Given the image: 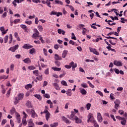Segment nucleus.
Returning a JSON list of instances; mask_svg holds the SVG:
<instances>
[{
  "instance_id": "obj_41",
  "label": "nucleus",
  "mask_w": 127,
  "mask_h": 127,
  "mask_svg": "<svg viewBox=\"0 0 127 127\" xmlns=\"http://www.w3.org/2000/svg\"><path fill=\"white\" fill-rule=\"evenodd\" d=\"M10 92H11V88H9L7 92L6 95L7 98L9 97V95H10Z\"/></svg>"
},
{
  "instance_id": "obj_32",
  "label": "nucleus",
  "mask_w": 127,
  "mask_h": 127,
  "mask_svg": "<svg viewBox=\"0 0 127 127\" xmlns=\"http://www.w3.org/2000/svg\"><path fill=\"white\" fill-rule=\"evenodd\" d=\"M50 113H48L47 114H46V121H48L49 119H50Z\"/></svg>"
},
{
  "instance_id": "obj_44",
  "label": "nucleus",
  "mask_w": 127,
  "mask_h": 127,
  "mask_svg": "<svg viewBox=\"0 0 127 127\" xmlns=\"http://www.w3.org/2000/svg\"><path fill=\"white\" fill-rule=\"evenodd\" d=\"M30 54H33V53H35V49L32 48L30 50L29 52Z\"/></svg>"
},
{
  "instance_id": "obj_63",
  "label": "nucleus",
  "mask_w": 127,
  "mask_h": 127,
  "mask_svg": "<svg viewBox=\"0 0 127 127\" xmlns=\"http://www.w3.org/2000/svg\"><path fill=\"white\" fill-rule=\"evenodd\" d=\"M115 95L113 94V93H111L110 94V98L111 100H115V99H116V98L114 97Z\"/></svg>"
},
{
  "instance_id": "obj_4",
  "label": "nucleus",
  "mask_w": 127,
  "mask_h": 127,
  "mask_svg": "<svg viewBox=\"0 0 127 127\" xmlns=\"http://www.w3.org/2000/svg\"><path fill=\"white\" fill-rule=\"evenodd\" d=\"M114 104H115V109L116 110H118V107L120 106V104H121V101L119 99H116L114 101Z\"/></svg>"
},
{
  "instance_id": "obj_27",
  "label": "nucleus",
  "mask_w": 127,
  "mask_h": 127,
  "mask_svg": "<svg viewBox=\"0 0 127 127\" xmlns=\"http://www.w3.org/2000/svg\"><path fill=\"white\" fill-rule=\"evenodd\" d=\"M69 119L70 120H75V113L74 112H71V114L70 115Z\"/></svg>"
},
{
  "instance_id": "obj_33",
  "label": "nucleus",
  "mask_w": 127,
  "mask_h": 127,
  "mask_svg": "<svg viewBox=\"0 0 127 127\" xmlns=\"http://www.w3.org/2000/svg\"><path fill=\"white\" fill-rule=\"evenodd\" d=\"M55 2L58 4H61V5H63V2H62V1H60L59 0H55Z\"/></svg>"
},
{
  "instance_id": "obj_25",
  "label": "nucleus",
  "mask_w": 127,
  "mask_h": 127,
  "mask_svg": "<svg viewBox=\"0 0 127 127\" xmlns=\"http://www.w3.org/2000/svg\"><path fill=\"white\" fill-rule=\"evenodd\" d=\"M53 86L55 87L56 90H60V87H59V85L57 84V83H54Z\"/></svg>"
},
{
  "instance_id": "obj_29",
  "label": "nucleus",
  "mask_w": 127,
  "mask_h": 127,
  "mask_svg": "<svg viewBox=\"0 0 127 127\" xmlns=\"http://www.w3.org/2000/svg\"><path fill=\"white\" fill-rule=\"evenodd\" d=\"M74 120L75 121V123H76L77 124L81 123V120H80L77 116H75Z\"/></svg>"
},
{
  "instance_id": "obj_47",
  "label": "nucleus",
  "mask_w": 127,
  "mask_h": 127,
  "mask_svg": "<svg viewBox=\"0 0 127 127\" xmlns=\"http://www.w3.org/2000/svg\"><path fill=\"white\" fill-rule=\"evenodd\" d=\"M29 70H34V69H36V67L33 65H31L28 66Z\"/></svg>"
},
{
  "instance_id": "obj_48",
  "label": "nucleus",
  "mask_w": 127,
  "mask_h": 127,
  "mask_svg": "<svg viewBox=\"0 0 127 127\" xmlns=\"http://www.w3.org/2000/svg\"><path fill=\"white\" fill-rule=\"evenodd\" d=\"M22 124L24 126H25L26 125H27V121H26V119H23Z\"/></svg>"
},
{
  "instance_id": "obj_34",
  "label": "nucleus",
  "mask_w": 127,
  "mask_h": 127,
  "mask_svg": "<svg viewBox=\"0 0 127 127\" xmlns=\"http://www.w3.org/2000/svg\"><path fill=\"white\" fill-rule=\"evenodd\" d=\"M51 127H58V123H54L50 125Z\"/></svg>"
},
{
  "instance_id": "obj_2",
  "label": "nucleus",
  "mask_w": 127,
  "mask_h": 127,
  "mask_svg": "<svg viewBox=\"0 0 127 127\" xmlns=\"http://www.w3.org/2000/svg\"><path fill=\"white\" fill-rule=\"evenodd\" d=\"M50 15H57V16L59 17L60 15H62V13L60 12H56L55 11H52Z\"/></svg>"
},
{
  "instance_id": "obj_43",
  "label": "nucleus",
  "mask_w": 127,
  "mask_h": 127,
  "mask_svg": "<svg viewBox=\"0 0 127 127\" xmlns=\"http://www.w3.org/2000/svg\"><path fill=\"white\" fill-rule=\"evenodd\" d=\"M33 73L34 75H35V76H38V75H39V72L38 70H35L33 71Z\"/></svg>"
},
{
  "instance_id": "obj_64",
  "label": "nucleus",
  "mask_w": 127,
  "mask_h": 127,
  "mask_svg": "<svg viewBox=\"0 0 127 127\" xmlns=\"http://www.w3.org/2000/svg\"><path fill=\"white\" fill-rule=\"evenodd\" d=\"M114 72H115L116 74H120V70L118 68H115Z\"/></svg>"
},
{
  "instance_id": "obj_57",
  "label": "nucleus",
  "mask_w": 127,
  "mask_h": 127,
  "mask_svg": "<svg viewBox=\"0 0 127 127\" xmlns=\"http://www.w3.org/2000/svg\"><path fill=\"white\" fill-rule=\"evenodd\" d=\"M25 23L26 24H28L29 25H31V24H32V21H25Z\"/></svg>"
},
{
  "instance_id": "obj_9",
  "label": "nucleus",
  "mask_w": 127,
  "mask_h": 127,
  "mask_svg": "<svg viewBox=\"0 0 127 127\" xmlns=\"http://www.w3.org/2000/svg\"><path fill=\"white\" fill-rule=\"evenodd\" d=\"M114 65H116V66H119V67L123 66V63H122L121 61H115L114 62Z\"/></svg>"
},
{
  "instance_id": "obj_45",
  "label": "nucleus",
  "mask_w": 127,
  "mask_h": 127,
  "mask_svg": "<svg viewBox=\"0 0 127 127\" xmlns=\"http://www.w3.org/2000/svg\"><path fill=\"white\" fill-rule=\"evenodd\" d=\"M14 113H15V108H14V107H12L10 110V114L11 115H13Z\"/></svg>"
},
{
  "instance_id": "obj_52",
  "label": "nucleus",
  "mask_w": 127,
  "mask_h": 127,
  "mask_svg": "<svg viewBox=\"0 0 127 127\" xmlns=\"http://www.w3.org/2000/svg\"><path fill=\"white\" fill-rule=\"evenodd\" d=\"M104 37H105V38H107V39H115L116 40H117L118 38H115V37H111V36H109V37H106L104 36Z\"/></svg>"
},
{
  "instance_id": "obj_39",
  "label": "nucleus",
  "mask_w": 127,
  "mask_h": 127,
  "mask_svg": "<svg viewBox=\"0 0 127 127\" xmlns=\"http://www.w3.org/2000/svg\"><path fill=\"white\" fill-rule=\"evenodd\" d=\"M91 123L94 124V127H99V125L97 124L96 120H93Z\"/></svg>"
},
{
  "instance_id": "obj_15",
  "label": "nucleus",
  "mask_w": 127,
  "mask_h": 127,
  "mask_svg": "<svg viewBox=\"0 0 127 127\" xmlns=\"http://www.w3.org/2000/svg\"><path fill=\"white\" fill-rule=\"evenodd\" d=\"M69 66H70V67H73V68H77V64H75L73 62H71L69 63Z\"/></svg>"
},
{
  "instance_id": "obj_46",
  "label": "nucleus",
  "mask_w": 127,
  "mask_h": 127,
  "mask_svg": "<svg viewBox=\"0 0 127 127\" xmlns=\"http://www.w3.org/2000/svg\"><path fill=\"white\" fill-rule=\"evenodd\" d=\"M36 79L39 81H42V79H43V78L42 77V75H39L38 77H36Z\"/></svg>"
},
{
  "instance_id": "obj_61",
  "label": "nucleus",
  "mask_w": 127,
  "mask_h": 127,
  "mask_svg": "<svg viewBox=\"0 0 127 127\" xmlns=\"http://www.w3.org/2000/svg\"><path fill=\"white\" fill-rule=\"evenodd\" d=\"M0 30L2 32V34L3 35V32H4V27H0Z\"/></svg>"
},
{
  "instance_id": "obj_10",
  "label": "nucleus",
  "mask_w": 127,
  "mask_h": 127,
  "mask_svg": "<svg viewBox=\"0 0 127 127\" xmlns=\"http://www.w3.org/2000/svg\"><path fill=\"white\" fill-rule=\"evenodd\" d=\"M93 116H94V115L92 113H89L88 115L87 118H88V119H89V120H90L91 123H92V122L93 121L95 120V119H94V117Z\"/></svg>"
},
{
  "instance_id": "obj_37",
  "label": "nucleus",
  "mask_w": 127,
  "mask_h": 127,
  "mask_svg": "<svg viewBox=\"0 0 127 127\" xmlns=\"http://www.w3.org/2000/svg\"><path fill=\"white\" fill-rule=\"evenodd\" d=\"M46 3L47 4V5L49 6V7H52L51 5H50L51 4V2H50V0H47L46 1Z\"/></svg>"
},
{
  "instance_id": "obj_40",
  "label": "nucleus",
  "mask_w": 127,
  "mask_h": 127,
  "mask_svg": "<svg viewBox=\"0 0 127 127\" xmlns=\"http://www.w3.org/2000/svg\"><path fill=\"white\" fill-rule=\"evenodd\" d=\"M8 40V36L6 35L4 37V43H7Z\"/></svg>"
},
{
  "instance_id": "obj_53",
  "label": "nucleus",
  "mask_w": 127,
  "mask_h": 127,
  "mask_svg": "<svg viewBox=\"0 0 127 127\" xmlns=\"http://www.w3.org/2000/svg\"><path fill=\"white\" fill-rule=\"evenodd\" d=\"M81 87H82L83 88H88V85H87V84H86V83H82V84H81Z\"/></svg>"
},
{
  "instance_id": "obj_38",
  "label": "nucleus",
  "mask_w": 127,
  "mask_h": 127,
  "mask_svg": "<svg viewBox=\"0 0 127 127\" xmlns=\"http://www.w3.org/2000/svg\"><path fill=\"white\" fill-rule=\"evenodd\" d=\"M96 93L97 94H99V95H100V96H101V97H104V94H103V92H102L101 91L97 90L96 91Z\"/></svg>"
},
{
  "instance_id": "obj_17",
  "label": "nucleus",
  "mask_w": 127,
  "mask_h": 127,
  "mask_svg": "<svg viewBox=\"0 0 127 127\" xmlns=\"http://www.w3.org/2000/svg\"><path fill=\"white\" fill-rule=\"evenodd\" d=\"M58 33L59 34H63V35H65V33H66V32H65V31H64L61 29H59L58 30Z\"/></svg>"
},
{
  "instance_id": "obj_23",
  "label": "nucleus",
  "mask_w": 127,
  "mask_h": 127,
  "mask_svg": "<svg viewBox=\"0 0 127 127\" xmlns=\"http://www.w3.org/2000/svg\"><path fill=\"white\" fill-rule=\"evenodd\" d=\"M80 92L83 96H85V95L87 94V91L84 88L81 89Z\"/></svg>"
},
{
  "instance_id": "obj_58",
  "label": "nucleus",
  "mask_w": 127,
  "mask_h": 127,
  "mask_svg": "<svg viewBox=\"0 0 127 127\" xmlns=\"http://www.w3.org/2000/svg\"><path fill=\"white\" fill-rule=\"evenodd\" d=\"M14 68V64H11V65L10 66V69L11 71H13V69Z\"/></svg>"
},
{
  "instance_id": "obj_60",
  "label": "nucleus",
  "mask_w": 127,
  "mask_h": 127,
  "mask_svg": "<svg viewBox=\"0 0 127 127\" xmlns=\"http://www.w3.org/2000/svg\"><path fill=\"white\" fill-rule=\"evenodd\" d=\"M10 124L11 127H14V123L13 122V121L10 120Z\"/></svg>"
},
{
  "instance_id": "obj_12",
  "label": "nucleus",
  "mask_w": 127,
  "mask_h": 127,
  "mask_svg": "<svg viewBox=\"0 0 127 127\" xmlns=\"http://www.w3.org/2000/svg\"><path fill=\"white\" fill-rule=\"evenodd\" d=\"M26 106L27 108L30 109H32V104H31V102L28 100L26 103Z\"/></svg>"
},
{
  "instance_id": "obj_21",
  "label": "nucleus",
  "mask_w": 127,
  "mask_h": 127,
  "mask_svg": "<svg viewBox=\"0 0 127 127\" xmlns=\"http://www.w3.org/2000/svg\"><path fill=\"white\" fill-rule=\"evenodd\" d=\"M63 121H64L66 124H70L71 122L66 117L63 116L62 117Z\"/></svg>"
},
{
  "instance_id": "obj_3",
  "label": "nucleus",
  "mask_w": 127,
  "mask_h": 127,
  "mask_svg": "<svg viewBox=\"0 0 127 127\" xmlns=\"http://www.w3.org/2000/svg\"><path fill=\"white\" fill-rule=\"evenodd\" d=\"M89 50L90 52H92V53H93V54H95V55H100V53L97 51L96 49L89 47Z\"/></svg>"
},
{
  "instance_id": "obj_51",
  "label": "nucleus",
  "mask_w": 127,
  "mask_h": 127,
  "mask_svg": "<svg viewBox=\"0 0 127 127\" xmlns=\"http://www.w3.org/2000/svg\"><path fill=\"white\" fill-rule=\"evenodd\" d=\"M71 39H73L74 40H76V39H77L74 33H71Z\"/></svg>"
},
{
  "instance_id": "obj_56",
  "label": "nucleus",
  "mask_w": 127,
  "mask_h": 127,
  "mask_svg": "<svg viewBox=\"0 0 127 127\" xmlns=\"http://www.w3.org/2000/svg\"><path fill=\"white\" fill-rule=\"evenodd\" d=\"M19 21H20V19H16L13 21V22L15 24H16L18 23V22H19Z\"/></svg>"
},
{
  "instance_id": "obj_36",
  "label": "nucleus",
  "mask_w": 127,
  "mask_h": 127,
  "mask_svg": "<svg viewBox=\"0 0 127 127\" xmlns=\"http://www.w3.org/2000/svg\"><path fill=\"white\" fill-rule=\"evenodd\" d=\"M55 63L56 66H57V67H60V65H61V63H60V62H59L58 61H56L55 62Z\"/></svg>"
},
{
  "instance_id": "obj_11",
  "label": "nucleus",
  "mask_w": 127,
  "mask_h": 127,
  "mask_svg": "<svg viewBox=\"0 0 127 127\" xmlns=\"http://www.w3.org/2000/svg\"><path fill=\"white\" fill-rule=\"evenodd\" d=\"M97 120L99 123H102L103 122V118H102V115H101V113H97Z\"/></svg>"
},
{
  "instance_id": "obj_22",
  "label": "nucleus",
  "mask_w": 127,
  "mask_h": 127,
  "mask_svg": "<svg viewBox=\"0 0 127 127\" xmlns=\"http://www.w3.org/2000/svg\"><path fill=\"white\" fill-rule=\"evenodd\" d=\"M121 123L122 126H126L127 125V120L123 118V119H121Z\"/></svg>"
},
{
  "instance_id": "obj_62",
  "label": "nucleus",
  "mask_w": 127,
  "mask_h": 127,
  "mask_svg": "<svg viewBox=\"0 0 127 127\" xmlns=\"http://www.w3.org/2000/svg\"><path fill=\"white\" fill-rule=\"evenodd\" d=\"M23 115H24L23 119H26V118L28 117V115H27L24 112H23Z\"/></svg>"
},
{
  "instance_id": "obj_19",
  "label": "nucleus",
  "mask_w": 127,
  "mask_h": 127,
  "mask_svg": "<svg viewBox=\"0 0 127 127\" xmlns=\"http://www.w3.org/2000/svg\"><path fill=\"white\" fill-rule=\"evenodd\" d=\"M28 126L31 127H34V123H33V120H32V119L29 120Z\"/></svg>"
},
{
  "instance_id": "obj_14",
  "label": "nucleus",
  "mask_w": 127,
  "mask_h": 127,
  "mask_svg": "<svg viewBox=\"0 0 127 127\" xmlns=\"http://www.w3.org/2000/svg\"><path fill=\"white\" fill-rule=\"evenodd\" d=\"M67 54H68V51L67 50H64L63 52L62 57L63 58H65L67 56Z\"/></svg>"
},
{
  "instance_id": "obj_49",
  "label": "nucleus",
  "mask_w": 127,
  "mask_h": 127,
  "mask_svg": "<svg viewBox=\"0 0 127 127\" xmlns=\"http://www.w3.org/2000/svg\"><path fill=\"white\" fill-rule=\"evenodd\" d=\"M38 29L39 30V31H42V30H43V27H42V25H39L38 26Z\"/></svg>"
},
{
  "instance_id": "obj_26",
  "label": "nucleus",
  "mask_w": 127,
  "mask_h": 127,
  "mask_svg": "<svg viewBox=\"0 0 127 127\" xmlns=\"http://www.w3.org/2000/svg\"><path fill=\"white\" fill-rule=\"evenodd\" d=\"M25 89L26 90H29V89H31L32 88V85L31 84H28L25 86Z\"/></svg>"
},
{
  "instance_id": "obj_1",
  "label": "nucleus",
  "mask_w": 127,
  "mask_h": 127,
  "mask_svg": "<svg viewBox=\"0 0 127 127\" xmlns=\"http://www.w3.org/2000/svg\"><path fill=\"white\" fill-rule=\"evenodd\" d=\"M24 97V94L23 93H21L18 94V97L15 98V101L14 102V105H17L19 103V101L23 100V97Z\"/></svg>"
},
{
  "instance_id": "obj_8",
  "label": "nucleus",
  "mask_w": 127,
  "mask_h": 127,
  "mask_svg": "<svg viewBox=\"0 0 127 127\" xmlns=\"http://www.w3.org/2000/svg\"><path fill=\"white\" fill-rule=\"evenodd\" d=\"M33 46L28 44H25L23 47L22 48H24V49H30V48H32Z\"/></svg>"
},
{
  "instance_id": "obj_42",
  "label": "nucleus",
  "mask_w": 127,
  "mask_h": 127,
  "mask_svg": "<svg viewBox=\"0 0 127 127\" xmlns=\"http://www.w3.org/2000/svg\"><path fill=\"white\" fill-rule=\"evenodd\" d=\"M87 83L89 84V87H90L91 88H92L93 89L95 88V86L93 85L92 83L90 82V81H87Z\"/></svg>"
},
{
  "instance_id": "obj_13",
  "label": "nucleus",
  "mask_w": 127,
  "mask_h": 127,
  "mask_svg": "<svg viewBox=\"0 0 127 127\" xmlns=\"http://www.w3.org/2000/svg\"><path fill=\"white\" fill-rule=\"evenodd\" d=\"M39 35V32L38 31V30H37V29H35V33L33 34L32 37L36 38V37H38V36Z\"/></svg>"
},
{
  "instance_id": "obj_18",
  "label": "nucleus",
  "mask_w": 127,
  "mask_h": 127,
  "mask_svg": "<svg viewBox=\"0 0 127 127\" xmlns=\"http://www.w3.org/2000/svg\"><path fill=\"white\" fill-rule=\"evenodd\" d=\"M23 62H24V63H26L27 64H29V63H31V60H30V59L29 58H26L24 60H23Z\"/></svg>"
},
{
  "instance_id": "obj_28",
  "label": "nucleus",
  "mask_w": 127,
  "mask_h": 127,
  "mask_svg": "<svg viewBox=\"0 0 127 127\" xmlns=\"http://www.w3.org/2000/svg\"><path fill=\"white\" fill-rule=\"evenodd\" d=\"M66 94L67 96H72V90L71 89H68L66 91Z\"/></svg>"
},
{
  "instance_id": "obj_5",
  "label": "nucleus",
  "mask_w": 127,
  "mask_h": 127,
  "mask_svg": "<svg viewBox=\"0 0 127 127\" xmlns=\"http://www.w3.org/2000/svg\"><path fill=\"white\" fill-rule=\"evenodd\" d=\"M19 46L18 45H15L14 47L10 48L8 50L12 51V52H15V51L17 49H18Z\"/></svg>"
},
{
  "instance_id": "obj_30",
  "label": "nucleus",
  "mask_w": 127,
  "mask_h": 127,
  "mask_svg": "<svg viewBox=\"0 0 127 127\" xmlns=\"http://www.w3.org/2000/svg\"><path fill=\"white\" fill-rule=\"evenodd\" d=\"M34 97H35V98H36L37 99H38L39 101H41V100L42 99V97H41V96L38 94L34 95Z\"/></svg>"
},
{
  "instance_id": "obj_7",
  "label": "nucleus",
  "mask_w": 127,
  "mask_h": 127,
  "mask_svg": "<svg viewBox=\"0 0 127 127\" xmlns=\"http://www.w3.org/2000/svg\"><path fill=\"white\" fill-rule=\"evenodd\" d=\"M15 116H16V119L17 121V122L18 124H20L21 120V119L20 118V115H19V113L17 112H15Z\"/></svg>"
},
{
  "instance_id": "obj_50",
  "label": "nucleus",
  "mask_w": 127,
  "mask_h": 127,
  "mask_svg": "<svg viewBox=\"0 0 127 127\" xmlns=\"http://www.w3.org/2000/svg\"><path fill=\"white\" fill-rule=\"evenodd\" d=\"M61 84L64 86H68V84H67V82L65 80H62L61 82Z\"/></svg>"
},
{
  "instance_id": "obj_35",
  "label": "nucleus",
  "mask_w": 127,
  "mask_h": 127,
  "mask_svg": "<svg viewBox=\"0 0 127 127\" xmlns=\"http://www.w3.org/2000/svg\"><path fill=\"white\" fill-rule=\"evenodd\" d=\"M8 78V75L6 76L5 75H0V80H2L3 79H7Z\"/></svg>"
},
{
  "instance_id": "obj_16",
  "label": "nucleus",
  "mask_w": 127,
  "mask_h": 127,
  "mask_svg": "<svg viewBox=\"0 0 127 127\" xmlns=\"http://www.w3.org/2000/svg\"><path fill=\"white\" fill-rule=\"evenodd\" d=\"M20 27L21 28H22L25 31V32H26L27 31V26L24 24H21L20 25Z\"/></svg>"
},
{
  "instance_id": "obj_55",
  "label": "nucleus",
  "mask_w": 127,
  "mask_h": 127,
  "mask_svg": "<svg viewBox=\"0 0 127 127\" xmlns=\"http://www.w3.org/2000/svg\"><path fill=\"white\" fill-rule=\"evenodd\" d=\"M86 32H87V29H86L85 28H83L82 32L83 35H85V33H86Z\"/></svg>"
},
{
  "instance_id": "obj_59",
  "label": "nucleus",
  "mask_w": 127,
  "mask_h": 127,
  "mask_svg": "<svg viewBox=\"0 0 127 127\" xmlns=\"http://www.w3.org/2000/svg\"><path fill=\"white\" fill-rule=\"evenodd\" d=\"M121 22H122V23H125L126 22L125 21H127V20L125 19V18H121Z\"/></svg>"
},
{
  "instance_id": "obj_20",
  "label": "nucleus",
  "mask_w": 127,
  "mask_h": 127,
  "mask_svg": "<svg viewBox=\"0 0 127 127\" xmlns=\"http://www.w3.org/2000/svg\"><path fill=\"white\" fill-rule=\"evenodd\" d=\"M55 59H56L57 61H58V60H62V58H61V56H59V55H57V54H55Z\"/></svg>"
},
{
  "instance_id": "obj_6",
  "label": "nucleus",
  "mask_w": 127,
  "mask_h": 127,
  "mask_svg": "<svg viewBox=\"0 0 127 127\" xmlns=\"http://www.w3.org/2000/svg\"><path fill=\"white\" fill-rule=\"evenodd\" d=\"M31 117L34 119H35V118L38 117V115H37V114H36L35 111H34V110L33 109H31Z\"/></svg>"
},
{
  "instance_id": "obj_31",
  "label": "nucleus",
  "mask_w": 127,
  "mask_h": 127,
  "mask_svg": "<svg viewBox=\"0 0 127 127\" xmlns=\"http://www.w3.org/2000/svg\"><path fill=\"white\" fill-rule=\"evenodd\" d=\"M109 42L111 44V45H116V44H117V43L118 42V40H116L114 41V42H113V40H110Z\"/></svg>"
},
{
  "instance_id": "obj_54",
  "label": "nucleus",
  "mask_w": 127,
  "mask_h": 127,
  "mask_svg": "<svg viewBox=\"0 0 127 127\" xmlns=\"http://www.w3.org/2000/svg\"><path fill=\"white\" fill-rule=\"evenodd\" d=\"M86 108H87V111H89V110L91 109V103H87L86 104Z\"/></svg>"
},
{
  "instance_id": "obj_24",
  "label": "nucleus",
  "mask_w": 127,
  "mask_h": 127,
  "mask_svg": "<svg viewBox=\"0 0 127 127\" xmlns=\"http://www.w3.org/2000/svg\"><path fill=\"white\" fill-rule=\"evenodd\" d=\"M52 69L53 70H54L55 71H57L58 72H59V71H61V67H57L56 66L52 67Z\"/></svg>"
}]
</instances>
